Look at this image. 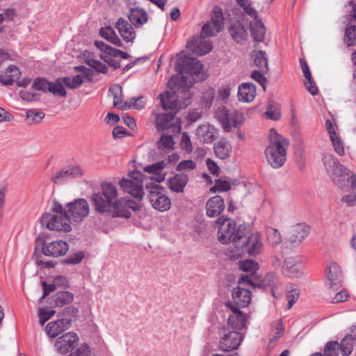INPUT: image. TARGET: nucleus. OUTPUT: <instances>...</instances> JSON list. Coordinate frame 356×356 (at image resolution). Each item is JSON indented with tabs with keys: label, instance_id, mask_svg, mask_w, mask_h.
Instances as JSON below:
<instances>
[{
	"label": "nucleus",
	"instance_id": "412c9836",
	"mask_svg": "<svg viewBox=\"0 0 356 356\" xmlns=\"http://www.w3.org/2000/svg\"><path fill=\"white\" fill-rule=\"evenodd\" d=\"M82 174L83 170L79 166L67 167L56 172L50 179L54 184H58L65 179L75 178Z\"/></svg>",
	"mask_w": 356,
	"mask_h": 356
},
{
	"label": "nucleus",
	"instance_id": "b1692460",
	"mask_svg": "<svg viewBox=\"0 0 356 356\" xmlns=\"http://www.w3.org/2000/svg\"><path fill=\"white\" fill-rule=\"evenodd\" d=\"M189 177L184 173L176 174L168 180V187L172 191L177 193H184L188 182Z\"/></svg>",
	"mask_w": 356,
	"mask_h": 356
},
{
	"label": "nucleus",
	"instance_id": "4468645a",
	"mask_svg": "<svg viewBox=\"0 0 356 356\" xmlns=\"http://www.w3.org/2000/svg\"><path fill=\"white\" fill-rule=\"evenodd\" d=\"M243 339V337L241 332L238 331H228L221 337L218 344L219 349L225 352L236 350Z\"/></svg>",
	"mask_w": 356,
	"mask_h": 356
},
{
	"label": "nucleus",
	"instance_id": "c756f323",
	"mask_svg": "<svg viewBox=\"0 0 356 356\" xmlns=\"http://www.w3.org/2000/svg\"><path fill=\"white\" fill-rule=\"evenodd\" d=\"M228 31L232 39L238 44L245 42L248 35L243 24H230Z\"/></svg>",
	"mask_w": 356,
	"mask_h": 356
},
{
	"label": "nucleus",
	"instance_id": "ddd939ff",
	"mask_svg": "<svg viewBox=\"0 0 356 356\" xmlns=\"http://www.w3.org/2000/svg\"><path fill=\"white\" fill-rule=\"evenodd\" d=\"M79 338L76 333L74 332H67L56 339L54 343V347L57 353L61 355L67 354L70 350L75 349Z\"/></svg>",
	"mask_w": 356,
	"mask_h": 356
},
{
	"label": "nucleus",
	"instance_id": "a19ab883",
	"mask_svg": "<svg viewBox=\"0 0 356 356\" xmlns=\"http://www.w3.org/2000/svg\"><path fill=\"white\" fill-rule=\"evenodd\" d=\"M254 63L259 70L263 72L268 71V60L266 52L264 51H258L254 56Z\"/></svg>",
	"mask_w": 356,
	"mask_h": 356
},
{
	"label": "nucleus",
	"instance_id": "c03bdc74",
	"mask_svg": "<svg viewBox=\"0 0 356 356\" xmlns=\"http://www.w3.org/2000/svg\"><path fill=\"white\" fill-rule=\"evenodd\" d=\"M354 340L351 337H345L339 344V349L343 356H348L353 351Z\"/></svg>",
	"mask_w": 356,
	"mask_h": 356
},
{
	"label": "nucleus",
	"instance_id": "7ed1b4c3",
	"mask_svg": "<svg viewBox=\"0 0 356 356\" xmlns=\"http://www.w3.org/2000/svg\"><path fill=\"white\" fill-rule=\"evenodd\" d=\"M288 141L282 136L271 129L269 134V144L265 149L268 163L273 168H280L286 160Z\"/></svg>",
	"mask_w": 356,
	"mask_h": 356
},
{
	"label": "nucleus",
	"instance_id": "bf43d9fd",
	"mask_svg": "<svg viewBox=\"0 0 356 356\" xmlns=\"http://www.w3.org/2000/svg\"><path fill=\"white\" fill-rule=\"evenodd\" d=\"M86 63L88 65L95 69L97 72L104 74L107 72V66L99 60H97L93 58H88L86 60Z\"/></svg>",
	"mask_w": 356,
	"mask_h": 356
},
{
	"label": "nucleus",
	"instance_id": "680f3d73",
	"mask_svg": "<svg viewBox=\"0 0 356 356\" xmlns=\"http://www.w3.org/2000/svg\"><path fill=\"white\" fill-rule=\"evenodd\" d=\"M174 141L171 135H163L158 142V147L161 149H173Z\"/></svg>",
	"mask_w": 356,
	"mask_h": 356
},
{
	"label": "nucleus",
	"instance_id": "1a4fd4ad",
	"mask_svg": "<svg viewBox=\"0 0 356 356\" xmlns=\"http://www.w3.org/2000/svg\"><path fill=\"white\" fill-rule=\"evenodd\" d=\"M65 209L70 222H81L90 211L88 202L83 198L67 203Z\"/></svg>",
	"mask_w": 356,
	"mask_h": 356
},
{
	"label": "nucleus",
	"instance_id": "a18cd8bd",
	"mask_svg": "<svg viewBox=\"0 0 356 356\" xmlns=\"http://www.w3.org/2000/svg\"><path fill=\"white\" fill-rule=\"evenodd\" d=\"M63 84L69 88L76 89L79 88L83 83V76L80 74H77L72 78L67 76L62 78Z\"/></svg>",
	"mask_w": 356,
	"mask_h": 356
},
{
	"label": "nucleus",
	"instance_id": "864d4df0",
	"mask_svg": "<svg viewBox=\"0 0 356 356\" xmlns=\"http://www.w3.org/2000/svg\"><path fill=\"white\" fill-rule=\"evenodd\" d=\"M215 97V90L213 88L207 89L202 95L201 105L204 108H209Z\"/></svg>",
	"mask_w": 356,
	"mask_h": 356
},
{
	"label": "nucleus",
	"instance_id": "0eeeda50",
	"mask_svg": "<svg viewBox=\"0 0 356 356\" xmlns=\"http://www.w3.org/2000/svg\"><path fill=\"white\" fill-rule=\"evenodd\" d=\"M143 174L138 170H133L128 174V178L122 179L119 185L124 192L130 194L133 197L140 200L144 195Z\"/></svg>",
	"mask_w": 356,
	"mask_h": 356
},
{
	"label": "nucleus",
	"instance_id": "f704fd0d",
	"mask_svg": "<svg viewBox=\"0 0 356 356\" xmlns=\"http://www.w3.org/2000/svg\"><path fill=\"white\" fill-rule=\"evenodd\" d=\"M101 37L118 47L122 46V42L118 37L114 30L110 26L102 28L99 31Z\"/></svg>",
	"mask_w": 356,
	"mask_h": 356
},
{
	"label": "nucleus",
	"instance_id": "e433bc0d",
	"mask_svg": "<svg viewBox=\"0 0 356 356\" xmlns=\"http://www.w3.org/2000/svg\"><path fill=\"white\" fill-rule=\"evenodd\" d=\"M53 299L56 307H63L73 301L74 295L70 291H60L54 296Z\"/></svg>",
	"mask_w": 356,
	"mask_h": 356
},
{
	"label": "nucleus",
	"instance_id": "5701e85b",
	"mask_svg": "<svg viewBox=\"0 0 356 356\" xmlns=\"http://www.w3.org/2000/svg\"><path fill=\"white\" fill-rule=\"evenodd\" d=\"M309 227L306 223H298L291 228L289 240L290 243L299 244L309 234Z\"/></svg>",
	"mask_w": 356,
	"mask_h": 356
},
{
	"label": "nucleus",
	"instance_id": "dca6fc26",
	"mask_svg": "<svg viewBox=\"0 0 356 356\" xmlns=\"http://www.w3.org/2000/svg\"><path fill=\"white\" fill-rule=\"evenodd\" d=\"M207 38L193 36L187 43V48L193 53L202 56L209 53L212 49V42Z\"/></svg>",
	"mask_w": 356,
	"mask_h": 356
},
{
	"label": "nucleus",
	"instance_id": "09e8293b",
	"mask_svg": "<svg viewBox=\"0 0 356 356\" xmlns=\"http://www.w3.org/2000/svg\"><path fill=\"white\" fill-rule=\"evenodd\" d=\"M68 356H92L90 347L86 343H81L75 349H72Z\"/></svg>",
	"mask_w": 356,
	"mask_h": 356
},
{
	"label": "nucleus",
	"instance_id": "69168bd1",
	"mask_svg": "<svg viewBox=\"0 0 356 356\" xmlns=\"http://www.w3.org/2000/svg\"><path fill=\"white\" fill-rule=\"evenodd\" d=\"M266 72H263L261 70H254L251 74V78L258 82L263 88V89L266 90V79L264 76V74Z\"/></svg>",
	"mask_w": 356,
	"mask_h": 356
},
{
	"label": "nucleus",
	"instance_id": "13d9d810",
	"mask_svg": "<svg viewBox=\"0 0 356 356\" xmlns=\"http://www.w3.org/2000/svg\"><path fill=\"white\" fill-rule=\"evenodd\" d=\"M339 349V344L336 341H331L325 346L324 356H337Z\"/></svg>",
	"mask_w": 356,
	"mask_h": 356
},
{
	"label": "nucleus",
	"instance_id": "052dcab7",
	"mask_svg": "<svg viewBox=\"0 0 356 356\" xmlns=\"http://www.w3.org/2000/svg\"><path fill=\"white\" fill-rule=\"evenodd\" d=\"M56 313L54 309H49L47 307H41L39 309L38 316L40 319V323L42 325L46 321H47L51 316Z\"/></svg>",
	"mask_w": 356,
	"mask_h": 356
},
{
	"label": "nucleus",
	"instance_id": "58836bf2",
	"mask_svg": "<svg viewBox=\"0 0 356 356\" xmlns=\"http://www.w3.org/2000/svg\"><path fill=\"white\" fill-rule=\"evenodd\" d=\"M101 51L100 57L106 61L109 65L113 67L115 69L120 67V62L117 59V56L115 53L112 54L110 51L104 49V48L97 47Z\"/></svg>",
	"mask_w": 356,
	"mask_h": 356
},
{
	"label": "nucleus",
	"instance_id": "338daca9",
	"mask_svg": "<svg viewBox=\"0 0 356 356\" xmlns=\"http://www.w3.org/2000/svg\"><path fill=\"white\" fill-rule=\"evenodd\" d=\"M145 104L146 102L143 97L138 98L133 97L128 102L127 108H134L139 110L144 108Z\"/></svg>",
	"mask_w": 356,
	"mask_h": 356
},
{
	"label": "nucleus",
	"instance_id": "9b49d317",
	"mask_svg": "<svg viewBox=\"0 0 356 356\" xmlns=\"http://www.w3.org/2000/svg\"><path fill=\"white\" fill-rule=\"evenodd\" d=\"M218 120L226 131H230L232 127H238L243 122V115L236 111H230L225 108L220 109L218 113Z\"/></svg>",
	"mask_w": 356,
	"mask_h": 356
},
{
	"label": "nucleus",
	"instance_id": "bb28decb",
	"mask_svg": "<svg viewBox=\"0 0 356 356\" xmlns=\"http://www.w3.org/2000/svg\"><path fill=\"white\" fill-rule=\"evenodd\" d=\"M217 134V130L210 124H202L197 127L196 135L204 143H211Z\"/></svg>",
	"mask_w": 356,
	"mask_h": 356
},
{
	"label": "nucleus",
	"instance_id": "2f4dec72",
	"mask_svg": "<svg viewBox=\"0 0 356 356\" xmlns=\"http://www.w3.org/2000/svg\"><path fill=\"white\" fill-rule=\"evenodd\" d=\"M165 165L166 164L164 161H159L145 167L144 171L155 175L154 179L156 182L161 183L165 180V175L162 173V170Z\"/></svg>",
	"mask_w": 356,
	"mask_h": 356
},
{
	"label": "nucleus",
	"instance_id": "f257e3e1",
	"mask_svg": "<svg viewBox=\"0 0 356 356\" xmlns=\"http://www.w3.org/2000/svg\"><path fill=\"white\" fill-rule=\"evenodd\" d=\"M100 191L92 194L91 200L95 210L99 213H109L113 218L131 217V207L126 202L118 200V189L110 182H102Z\"/></svg>",
	"mask_w": 356,
	"mask_h": 356
},
{
	"label": "nucleus",
	"instance_id": "79ce46f5",
	"mask_svg": "<svg viewBox=\"0 0 356 356\" xmlns=\"http://www.w3.org/2000/svg\"><path fill=\"white\" fill-rule=\"evenodd\" d=\"M61 79H58L54 82H50L49 92L52 93L55 96L63 97L66 96L67 92L63 86L64 84Z\"/></svg>",
	"mask_w": 356,
	"mask_h": 356
},
{
	"label": "nucleus",
	"instance_id": "f03ea898",
	"mask_svg": "<svg viewBox=\"0 0 356 356\" xmlns=\"http://www.w3.org/2000/svg\"><path fill=\"white\" fill-rule=\"evenodd\" d=\"M238 236L234 241L236 250H230L227 255L233 259H238L242 253L256 257L262 252L264 245L258 233H248L244 225L239 226Z\"/></svg>",
	"mask_w": 356,
	"mask_h": 356
},
{
	"label": "nucleus",
	"instance_id": "3c124183",
	"mask_svg": "<svg viewBox=\"0 0 356 356\" xmlns=\"http://www.w3.org/2000/svg\"><path fill=\"white\" fill-rule=\"evenodd\" d=\"M344 42L348 46L356 44V25L350 26L346 29Z\"/></svg>",
	"mask_w": 356,
	"mask_h": 356
},
{
	"label": "nucleus",
	"instance_id": "774afa93",
	"mask_svg": "<svg viewBox=\"0 0 356 356\" xmlns=\"http://www.w3.org/2000/svg\"><path fill=\"white\" fill-rule=\"evenodd\" d=\"M330 138L332 141V146L336 153L338 154L339 156H343L345 152L344 147L338 135L335 136V137H331Z\"/></svg>",
	"mask_w": 356,
	"mask_h": 356
},
{
	"label": "nucleus",
	"instance_id": "39448f33",
	"mask_svg": "<svg viewBox=\"0 0 356 356\" xmlns=\"http://www.w3.org/2000/svg\"><path fill=\"white\" fill-rule=\"evenodd\" d=\"M322 161L327 175L333 182L339 188H343L350 181L353 175L343 165L340 164L337 159L330 153H325Z\"/></svg>",
	"mask_w": 356,
	"mask_h": 356
},
{
	"label": "nucleus",
	"instance_id": "5fc2aeb1",
	"mask_svg": "<svg viewBox=\"0 0 356 356\" xmlns=\"http://www.w3.org/2000/svg\"><path fill=\"white\" fill-rule=\"evenodd\" d=\"M232 19L227 17L222 9L218 6L215 7L211 13V22H224L232 21Z\"/></svg>",
	"mask_w": 356,
	"mask_h": 356
},
{
	"label": "nucleus",
	"instance_id": "4c0bfd02",
	"mask_svg": "<svg viewBox=\"0 0 356 356\" xmlns=\"http://www.w3.org/2000/svg\"><path fill=\"white\" fill-rule=\"evenodd\" d=\"M128 17L130 22H147L148 16L146 11L142 8H131L129 13Z\"/></svg>",
	"mask_w": 356,
	"mask_h": 356
},
{
	"label": "nucleus",
	"instance_id": "a878e982",
	"mask_svg": "<svg viewBox=\"0 0 356 356\" xmlns=\"http://www.w3.org/2000/svg\"><path fill=\"white\" fill-rule=\"evenodd\" d=\"M256 95V87L252 83H243L238 86V97L239 101L251 102Z\"/></svg>",
	"mask_w": 356,
	"mask_h": 356
},
{
	"label": "nucleus",
	"instance_id": "4d7b16f0",
	"mask_svg": "<svg viewBox=\"0 0 356 356\" xmlns=\"http://www.w3.org/2000/svg\"><path fill=\"white\" fill-rule=\"evenodd\" d=\"M27 119L31 120L30 124L40 122L45 116L42 111H38L35 109H29L26 113Z\"/></svg>",
	"mask_w": 356,
	"mask_h": 356
},
{
	"label": "nucleus",
	"instance_id": "7c9ffc66",
	"mask_svg": "<svg viewBox=\"0 0 356 356\" xmlns=\"http://www.w3.org/2000/svg\"><path fill=\"white\" fill-rule=\"evenodd\" d=\"M132 24H134L136 28H140L143 24H115V27L118 29L123 39L127 42H132L136 37L135 31L131 26Z\"/></svg>",
	"mask_w": 356,
	"mask_h": 356
},
{
	"label": "nucleus",
	"instance_id": "393cba45",
	"mask_svg": "<svg viewBox=\"0 0 356 356\" xmlns=\"http://www.w3.org/2000/svg\"><path fill=\"white\" fill-rule=\"evenodd\" d=\"M207 215L214 218L218 216L225 209L224 200L222 197L216 195L210 198L207 203Z\"/></svg>",
	"mask_w": 356,
	"mask_h": 356
},
{
	"label": "nucleus",
	"instance_id": "9d476101",
	"mask_svg": "<svg viewBox=\"0 0 356 356\" xmlns=\"http://www.w3.org/2000/svg\"><path fill=\"white\" fill-rule=\"evenodd\" d=\"M217 223L219 224L218 231V241L223 244H227L232 241L234 245V241L238 236L239 226L236 228L235 222L229 219L221 221V219L218 218Z\"/></svg>",
	"mask_w": 356,
	"mask_h": 356
},
{
	"label": "nucleus",
	"instance_id": "a211bd4d",
	"mask_svg": "<svg viewBox=\"0 0 356 356\" xmlns=\"http://www.w3.org/2000/svg\"><path fill=\"white\" fill-rule=\"evenodd\" d=\"M72 320L69 318H60L57 321L47 323L45 331L51 338H55L71 326Z\"/></svg>",
	"mask_w": 356,
	"mask_h": 356
},
{
	"label": "nucleus",
	"instance_id": "f3484780",
	"mask_svg": "<svg viewBox=\"0 0 356 356\" xmlns=\"http://www.w3.org/2000/svg\"><path fill=\"white\" fill-rule=\"evenodd\" d=\"M68 250V244L62 240L44 243L42 248V252L44 255L53 257L63 256L66 254Z\"/></svg>",
	"mask_w": 356,
	"mask_h": 356
},
{
	"label": "nucleus",
	"instance_id": "6e6552de",
	"mask_svg": "<svg viewBox=\"0 0 356 356\" xmlns=\"http://www.w3.org/2000/svg\"><path fill=\"white\" fill-rule=\"evenodd\" d=\"M149 199L152 207L159 211H165L170 209L171 201L165 193L163 187L153 185L147 188Z\"/></svg>",
	"mask_w": 356,
	"mask_h": 356
},
{
	"label": "nucleus",
	"instance_id": "49530a36",
	"mask_svg": "<svg viewBox=\"0 0 356 356\" xmlns=\"http://www.w3.org/2000/svg\"><path fill=\"white\" fill-rule=\"evenodd\" d=\"M275 275L272 273H267L264 279L257 284V286L259 288H263L265 290L270 289L272 292L273 295L275 296L274 294V285H275Z\"/></svg>",
	"mask_w": 356,
	"mask_h": 356
},
{
	"label": "nucleus",
	"instance_id": "603ef678",
	"mask_svg": "<svg viewBox=\"0 0 356 356\" xmlns=\"http://www.w3.org/2000/svg\"><path fill=\"white\" fill-rule=\"evenodd\" d=\"M267 239L272 245H277L281 242V234L277 229L268 227L266 229Z\"/></svg>",
	"mask_w": 356,
	"mask_h": 356
},
{
	"label": "nucleus",
	"instance_id": "aec40b11",
	"mask_svg": "<svg viewBox=\"0 0 356 356\" xmlns=\"http://www.w3.org/2000/svg\"><path fill=\"white\" fill-rule=\"evenodd\" d=\"M232 298L234 303L236 307H245L251 302L252 294L250 290L237 286L232 290Z\"/></svg>",
	"mask_w": 356,
	"mask_h": 356
},
{
	"label": "nucleus",
	"instance_id": "8fccbe9b",
	"mask_svg": "<svg viewBox=\"0 0 356 356\" xmlns=\"http://www.w3.org/2000/svg\"><path fill=\"white\" fill-rule=\"evenodd\" d=\"M95 45L97 47L104 48V49H107V50L110 51V52H111L112 54L115 53L116 54L117 57H120L123 59H127L130 57V55L128 53L122 51L120 49H114V48L107 45L106 43H104L102 41L96 40L95 42Z\"/></svg>",
	"mask_w": 356,
	"mask_h": 356
},
{
	"label": "nucleus",
	"instance_id": "6ab92c4d",
	"mask_svg": "<svg viewBox=\"0 0 356 356\" xmlns=\"http://www.w3.org/2000/svg\"><path fill=\"white\" fill-rule=\"evenodd\" d=\"M342 271L340 266L336 264H331L327 268V280L330 289L334 291L337 290L339 286L342 282Z\"/></svg>",
	"mask_w": 356,
	"mask_h": 356
},
{
	"label": "nucleus",
	"instance_id": "37998d69",
	"mask_svg": "<svg viewBox=\"0 0 356 356\" xmlns=\"http://www.w3.org/2000/svg\"><path fill=\"white\" fill-rule=\"evenodd\" d=\"M239 268L252 275L259 269V264L254 260L246 259L239 262Z\"/></svg>",
	"mask_w": 356,
	"mask_h": 356
},
{
	"label": "nucleus",
	"instance_id": "20e7f679",
	"mask_svg": "<svg viewBox=\"0 0 356 356\" xmlns=\"http://www.w3.org/2000/svg\"><path fill=\"white\" fill-rule=\"evenodd\" d=\"M160 102L165 111L170 110L167 113L159 114L156 118V124L159 131H164L173 124L175 116L179 111V102L175 94L165 92L159 95Z\"/></svg>",
	"mask_w": 356,
	"mask_h": 356
},
{
	"label": "nucleus",
	"instance_id": "2eb2a0df",
	"mask_svg": "<svg viewBox=\"0 0 356 356\" xmlns=\"http://www.w3.org/2000/svg\"><path fill=\"white\" fill-rule=\"evenodd\" d=\"M225 306L232 312L228 318V325L234 329L241 330L245 327L246 314L243 313L239 307H236L231 302H226Z\"/></svg>",
	"mask_w": 356,
	"mask_h": 356
},
{
	"label": "nucleus",
	"instance_id": "f8f14e48",
	"mask_svg": "<svg viewBox=\"0 0 356 356\" xmlns=\"http://www.w3.org/2000/svg\"><path fill=\"white\" fill-rule=\"evenodd\" d=\"M202 67L203 65L197 59L183 56L177 59L176 70L179 74L197 75L202 71Z\"/></svg>",
	"mask_w": 356,
	"mask_h": 356
},
{
	"label": "nucleus",
	"instance_id": "473e14b6",
	"mask_svg": "<svg viewBox=\"0 0 356 356\" xmlns=\"http://www.w3.org/2000/svg\"><path fill=\"white\" fill-rule=\"evenodd\" d=\"M20 72L19 69L15 65H10L3 76H0V82L4 86H11L13 84L15 79H18Z\"/></svg>",
	"mask_w": 356,
	"mask_h": 356
},
{
	"label": "nucleus",
	"instance_id": "0e129e2a",
	"mask_svg": "<svg viewBox=\"0 0 356 356\" xmlns=\"http://www.w3.org/2000/svg\"><path fill=\"white\" fill-rule=\"evenodd\" d=\"M50 86V82L47 81L43 78H37L32 86V88L35 90H41L43 92H49V88Z\"/></svg>",
	"mask_w": 356,
	"mask_h": 356
},
{
	"label": "nucleus",
	"instance_id": "4be33fe9",
	"mask_svg": "<svg viewBox=\"0 0 356 356\" xmlns=\"http://www.w3.org/2000/svg\"><path fill=\"white\" fill-rule=\"evenodd\" d=\"M282 273L288 277H300L302 275L301 262L293 257L287 258L282 266Z\"/></svg>",
	"mask_w": 356,
	"mask_h": 356
},
{
	"label": "nucleus",
	"instance_id": "c9c22d12",
	"mask_svg": "<svg viewBox=\"0 0 356 356\" xmlns=\"http://www.w3.org/2000/svg\"><path fill=\"white\" fill-rule=\"evenodd\" d=\"M250 34L255 42H263L266 35V29L264 24H249Z\"/></svg>",
	"mask_w": 356,
	"mask_h": 356
},
{
	"label": "nucleus",
	"instance_id": "6e6d98bb",
	"mask_svg": "<svg viewBox=\"0 0 356 356\" xmlns=\"http://www.w3.org/2000/svg\"><path fill=\"white\" fill-rule=\"evenodd\" d=\"M237 4L241 6L245 11V13L248 15L251 18L254 20L257 19V12L251 7L250 3H248V0H236Z\"/></svg>",
	"mask_w": 356,
	"mask_h": 356
},
{
	"label": "nucleus",
	"instance_id": "de8ad7c7",
	"mask_svg": "<svg viewBox=\"0 0 356 356\" xmlns=\"http://www.w3.org/2000/svg\"><path fill=\"white\" fill-rule=\"evenodd\" d=\"M234 184V182L232 180L219 179L216 181L215 185L211 188V191L213 193L227 191Z\"/></svg>",
	"mask_w": 356,
	"mask_h": 356
},
{
	"label": "nucleus",
	"instance_id": "cd10ccee",
	"mask_svg": "<svg viewBox=\"0 0 356 356\" xmlns=\"http://www.w3.org/2000/svg\"><path fill=\"white\" fill-rule=\"evenodd\" d=\"M213 150L215 155L218 158L224 160L229 157L232 151V147L227 139L221 138L214 143Z\"/></svg>",
	"mask_w": 356,
	"mask_h": 356
},
{
	"label": "nucleus",
	"instance_id": "72a5a7b5",
	"mask_svg": "<svg viewBox=\"0 0 356 356\" xmlns=\"http://www.w3.org/2000/svg\"><path fill=\"white\" fill-rule=\"evenodd\" d=\"M223 29L224 24H204L200 35L204 38L213 37Z\"/></svg>",
	"mask_w": 356,
	"mask_h": 356
},
{
	"label": "nucleus",
	"instance_id": "423d86ee",
	"mask_svg": "<svg viewBox=\"0 0 356 356\" xmlns=\"http://www.w3.org/2000/svg\"><path fill=\"white\" fill-rule=\"evenodd\" d=\"M70 220L65 209L56 202L51 213H45L41 217V224L49 230L69 232L72 230Z\"/></svg>",
	"mask_w": 356,
	"mask_h": 356
},
{
	"label": "nucleus",
	"instance_id": "c85d7f7f",
	"mask_svg": "<svg viewBox=\"0 0 356 356\" xmlns=\"http://www.w3.org/2000/svg\"><path fill=\"white\" fill-rule=\"evenodd\" d=\"M300 62L302 72L304 73V76L305 77L304 85L307 90L311 93V95H316L318 92V89L312 79V73L309 70L307 61L303 58H301Z\"/></svg>",
	"mask_w": 356,
	"mask_h": 356
},
{
	"label": "nucleus",
	"instance_id": "ea45409f",
	"mask_svg": "<svg viewBox=\"0 0 356 356\" xmlns=\"http://www.w3.org/2000/svg\"><path fill=\"white\" fill-rule=\"evenodd\" d=\"M349 183L351 184V193L344 195L341 201L346 203L348 206L352 207L356 204V177L355 175L350 177Z\"/></svg>",
	"mask_w": 356,
	"mask_h": 356
},
{
	"label": "nucleus",
	"instance_id": "e2e57ef3",
	"mask_svg": "<svg viewBox=\"0 0 356 356\" xmlns=\"http://www.w3.org/2000/svg\"><path fill=\"white\" fill-rule=\"evenodd\" d=\"M299 296L300 291L297 289L292 287L291 289L288 291L286 294V299L288 300L286 306L287 309H290L293 307L294 303H296L299 298Z\"/></svg>",
	"mask_w": 356,
	"mask_h": 356
}]
</instances>
